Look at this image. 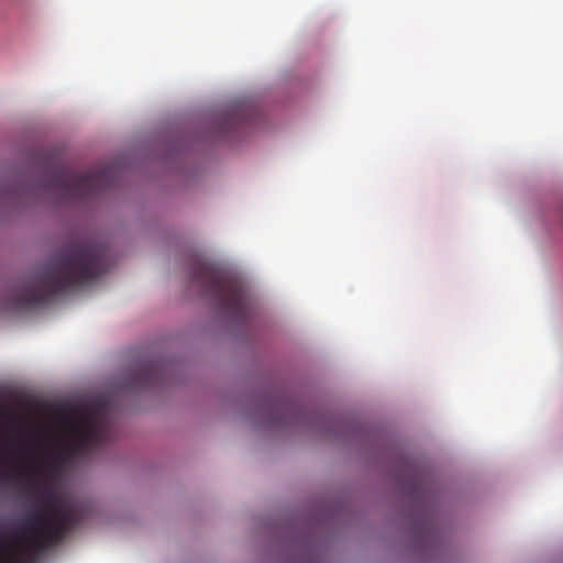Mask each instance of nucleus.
Instances as JSON below:
<instances>
[{"label": "nucleus", "mask_w": 563, "mask_h": 563, "mask_svg": "<svg viewBox=\"0 0 563 563\" xmlns=\"http://www.w3.org/2000/svg\"><path fill=\"white\" fill-rule=\"evenodd\" d=\"M41 505L21 526V540L26 550L11 549L0 563H34L36 555L64 540L80 521L78 508L59 498L46 485L40 486Z\"/></svg>", "instance_id": "obj_2"}, {"label": "nucleus", "mask_w": 563, "mask_h": 563, "mask_svg": "<svg viewBox=\"0 0 563 563\" xmlns=\"http://www.w3.org/2000/svg\"><path fill=\"white\" fill-rule=\"evenodd\" d=\"M110 266L108 249L93 241H71L12 295V307L18 310L48 306L56 297L88 286Z\"/></svg>", "instance_id": "obj_1"}, {"label": "nucleus", "mask_w": 563, "mask_h": 563, "mask_svg": "<svg viewBox=\"0 0 563 563\" xmlns=\"http://www.w3.org/2000/svg\"><path fill=\"white\" fill-rule=\"evenodd\" d=\"M46 467H47L48 472H49V473H52V465H51V463H48V464L46 465Z\"/></svg>", "instance_id": "obj_11"}, {"label": "nucleus", "mask_w": 563, "mask_h": 563, "mask_svg": "<svg viewBox=\"0 0 563 563\" xmlns=\"http://www.w3.org/2000/svg\"><path fill=\"white\" fill-rule=\"evenodd\" d=\"M115 169L104 166L85 174L56 167L48 177V186L67 202L80 201L101 194L117 183Z\"/></svg>", "instance_id": "obj_5"}, {"label": "nucleus", "mask_w": 563, "mask_h": 563, "mask_svg": "<svg viewBox=\"0 0 563 563\" xmlns=\"http://www.w3.org/2000/svg\"><path fill=\"white\" fill-rule=\"evenodd\" d=\"M34 464H35V461L31 456L22 457L19 461V467H22V468H24V467H33Z\"/></svg>", "instance_id": "obj_7"}, {"label": "nucleus", "mask_w": 563, "mask_h": 563, "mask_svg": "<svg viewBox=\"0 0 563 563\" xmlns=\"http://www.w3.org/2000/svg\"><path fill=\"white\" fill-rule=\"evenodd\" d=\"M2 548H7V544L4 542H1Z\"/></svg>", "instance_id": "obj_12"}, {"label": "nucleus", "mask_w": 563, "mask_h": 563, "mask_svg": "<svg viewBox=\"0 0 563 563\" xmlns=\"http://www.w3.org/2000/svg\"><path fill=\"white\" fill-rule=\"evenodd\" d=\"M162 365L157 362H145L133 373V385L135 388H147L156 386L162 380Z\"/></svg>", "instance_id": "obj_6"}, {"label": "nucleus", "mask_w": 563, "mask_h": 563, "mask_svg": "<svg viewBox=\"0 0 563 563\" xmlns=\"http://www.w3.org/2000/svg\"><path fill=\"white\" fill-rule=\"evenodd\" d=\"M245 110L244 109H238L234 111L232 120L233 121H241L244 119Z\"/></svg>", "instance_id": "obj_8"}, {"label": "nucleus", "mask_w": 563, "mask_h": 563, "mask_svg": "<svg viewBox=\"0 0 563 563\" xmlns=\"http://www.w3.org/2000/svg\"><path fill=\"white\" fill-rule=\"evenodd\" d=\"M191 278L233 320L245 322L250 318L251 302L244 286L223 267L198 257L191 265Z\"/></svg>", "instance_id": "obj_3"}, {"label": "nucleus", "mask_w": 563, "mask_h": 563, "mask_svg": "<svg viewBox=\"0 0 563 563\" xmlns=\"http://www.w3.org/2000/svg\"><path fill=\"white\" fill-rule=\"evenodd\" d=\"M8 415L9 411L4 407L0 406V418H5Z\"/></svg>", "instance_id": "obj_10"}, {"label": "nucleus", "mask_w": 563, "mask_h": 563, "mask_svg": "<svg viewBox=\"0 0 563 563\" xmlns=\"http://www.w3.org/2000/svg\"><path fill=\"white\" fill-rule=\"evenodd\" d=\"M15 475V470H5L2 472V476L5 478L13 477Z\"/></svg>", "instance_id": "obj_9"}, {"label": "nucleus", "mask_w": 563, "mask_h": 563, "mask_svg": "<svg viewBox=\"0 0 563 563\" xmlns=\"http://www.w3.org/2000/svg\"><path fill=\"white\" fill-rule=\"evenodd\" d=\"M67 442L58 452L56 460H74L89 454L111 440L110 420L101 402H95L80 415L78 421L71 422L67 430Z\"/></svg>", "instance_id": "obj_4"}]
</instances>
